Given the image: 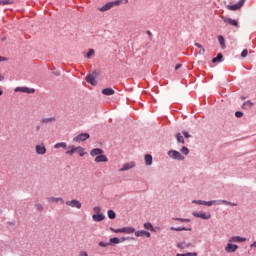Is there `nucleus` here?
<instances>
[{
	"label": "nucleus",
	"instance_id": "f257e3e1",
	"mask_svg": "<svg viewBox=\"0 0 256 256\" xmlns=\"http://www.w3.org/2000/svg\"><path fill=\"white\" fill-rule=\"evenodd\" d=\"M123 3V0H116L113 2H108L105 5H103L101 8H99V11L105 12L109 11V9H113V7H119Z\"/></svg>",
	"mask_w": 256,
	"mask_h": 256
},
{
	"label": "nucleus",
	"instance_id": "f03ea898",
	"mask_svg": "<svg viewBox=\"0 0 256 256\" xmlns=\"http://www.w3.org/2000/svg\"><path fill=\"white\" fill-rule=\"evenodd\" d=\"M169 157L172 159H177L178 161H183L185 157L179 153L177 150H171L168 152Z\"/></svg>",
	"mask_w": 256,
	"mask_h": 256
},
{
	"label": "nucleus",
	"instance_id": "7ed1b4c3",
	"mask_svg": "<svg viewBox=\"0 0 256 256\" xmlns=\"http://www.w3.org/2000/svg\"><path fill=\"white\" fill-rule=\"evenodd\" d=\"M66 205L74 209H81L82 207V204L79 202V200H68L66 201Z\"/></svg>",
	"mask_w": 256,
	"mask_h": 256
},
{
	"label": "nucleus",
	"instance_id": "20e7f679",
	"mask_svg": "<svg viewBox=\"0 0 256 256\" xmlns=\"http://www.w3.org/2000/svg\"><path fill=\"white\" fill-rule=\"evenodd\" d=\"M244 4H245V0H240L237 4L228 5L227 9H229V11H238V9L243 7Z\"/></svg>",
	"mask_w": 256,
	"mask_h": 256
},
{
	"label": "nucleus",
	"instance_id": "39448f33",
	"mask_svg": "<svg viewBox=\"0 0 256 256\" xmlns=\"http://www.w3.org/2000/svg\"><path fill=\"white\" fill-rule=\"evenodd\" d=\"M222 21L224 23H228V25H232L233 27H239V22L237 20H233L231 18H228L227 16H221Z\"/></svg>",
	"mask_w": 256,
	"mask_h": 256
},
{
	"label": "nucleus",
	"instance_id": "423d86ee",
	"mask_svg": "<svg viewBox=\"0 0 256 256\" xmlns=\"http://www.w3.org/2000/svg\"><path fill=\"white\" fill-rule=\"evenodd\" d=\"M239 249V246L237 244H232V242L228 243L225 247L226 253H235Z\"/></svg>",
	"mask_w": 256,
	"mask_h": 256
},
{
	"label": "nucleus",
	"instance_id": "0eeeda50",
	"mask_svg": "<svg viewBox=\"0 0 256 256\" xmlns=\"http://www.w3.org/2000/svg\"><path fill=\"white\" fill-rule=\"evenodd\" d=\"M35 149H36L37 155H45V153H47V148L43 143L36 145Z\"/></svg>",
	"mask_w": 256,
	"mask_h": 256
},
{
	"label": "nucleus",
	"instance_id": "6e6552de",
	"mask_svg": "<svg viewBox=\"0 0 256 256\" xmlns=\"http://www.w3.org/2000/svg\"><path fill=\"white\" fill-rule=\"evenodd\" d=\"M87 139H89V133H81L78 136L74 137L73 141L77 143L79 141H87Z\"/></svg>",
	"mask_w": 256,
	"mask_h": 256
},
{
	"label": "nucleus",
	"instance_id": "1a4fd4ad",
	"mask_svg": "<svg viewBox=\"0 0 256 256\" xmlns=\"http://www.w3.org/2000/svg\"><path fill=\"white\" fill-rule=\"evenodd\" d=\"M193 216L194 217H198L200 219H204V220H207L211 217V214H207L205 212H193Z\"/></svg>",
	"mask_w": 256,
	"mask_h": 256
},
{
	"label": "nucleus",
	"instance_id": "9d476101",
	"mask_svg": "<svg viewBox=\"0 0 256 256\" xmlns=\"http://www.w3.org/2000/svg\"><path fill=\"white\" fill-rule=\"evenodd\" d=\"M245 241H247V239L241 236H233L229 239V243H245Z\"/></svg>",
	"mask_w": 256,
	"mask_h": 256
},
{
	"label": "nucleus",
	"instance_id": "9b49d317",
	"mask_svg": "<svg viewBox=\"0 0 256 256\" xmlns=\"http://www.w3.org/2000/svg\"><path fill=\"white\" fill-rule=\"evenodd\" d=\"M47 201L49 203H59L60 205H63V203H65V200H63V198L61 197H48Z\"/></svg>",
	"mask_w": 256,
	"mask_h": 256
},
{
	"label": "nucleus",
	"instance_id": "f8f14e48",
	"mask_svg": "<svg viewBox=\"0 0 256 256\" xmlns=\"http://www.w3.org/2000/svg\"><path fill=\"white\" fill-rule=\"evenodd\" d=\"M136 237H151V233L145 230H139L135 232Z\"/></svg>",
	"mask_w": 256,
	"mask_h": 256
},
{
	"label": "nucleus",
	"instance_id": "ddd939ff",
	"mask_svg": "<svg viewBox=\"0 0 256 256\" xmlns=\"http://www.w3.org/2000/svg\"><path fill=\"white\" fill-rule=\"evenodd\" d=\"M135 167V162H128L120 168V171H129V169H133Z\"/></svg>",
	"mask_w": 256,
	"mask_h": 256
},
{
	"label": "nucleus",
	"instance_id": "4468645a",
	"mask_svg": "<svg viewBox=\"0 0 256 256\" xmlns=\"http://www.w3.org/2000/svg\"><path fill=\"white\" fill-rule=\"evenodd\" d=\"M107 161H109V158H107V156H105V155H98L95 158L96 163H107Z\"/></svg>",
	"mask_w": 256,
	"mask_h": 256
},
{
	"label": "nucleus",
	"instance_id": "2eb2a0df",
	"mask_svg": "<svg viewBox=\"0 0 256 256\" xmlns=\"http://www.w3.org/2000/svg\"><path fill=\"white\" fill-rule=\"evenodd\" d=\"M15 91H22V93H35V89L28 87L16 88Z\"/></svg>",
	"mask_w": 256,
	"mask_h": 256
},
{
	"label": "nucleus",
	"instance_id": "dca6fc26",
	"mask_svg": "<svg viewBox=\"0 0 256 256\" xmlns=\"http://www.w3.org/2000/svg\"><path fill=\"white\" fill-rule=\"evenodd\" d=\"M191 243L189 242H180L177 244V248L178 249H189V247H191Z\"/></svg>",
	"mask_w": 256,
	"mask_h": 256
},
{
	"label": "nucleus",
	"instance_id": "f3484780",
	"mask_svg": "<svg viewBox=\"0 0 256 256\" xmlns=\"http://www.w3.org/2000/svg\"><path fill=\"white\" fill-rule=\"evenodd\" d=\"M218 43H219L221 49L227 48V46L225 45V38L223 37V35L218 36Z\"/></svg>",
	"mask_w": 256,
	"mask_h": 256
},
{
	"label": "nucleus",
	"instance_id": "a211bd4d",
	"mask_svg": "<svg viewBox=\"0 0 256 256\" xmlns=\"http://www.w3.org/2000/svg\"><path fill=\"white\" fill-rule=\"evenodd\" d=\"M86 81L90 83V85H97V81L95 80V77L93 75L86 76Z\"/></svg>",
	"mask_w": 256,
	"mask_h": 256
},
{
	"label": "nucleus",
	"instance_id": "6ab92c4d",
	"mask_svg": "<svg viewBox=\"0 0 256 256\" xmlns=\"http://www.w3.org/2000/svg\"><path fill=\"white\" fill-rule=\"evenodd\" d=\"M102 95H107V96L115 95V90H113L112 88L103 89Z\"/></svg>",
	"mask_w": 256,
	"mask_h": 256
},
{
	"label": "nucleus",
	"instance_id": "aec40b11",
	"mask_svg": "<svg viewBox=\"0 0 256 256\" xmlns=\"http://www.w3.org/2000/svg\"><path fill=\"white\" fill-rule=\"evenodd\" d=\"M102 153H103V150H101V149H99V148H95V149H93V150H91V152H90V155L92 156V157H95V156H99V155H102Z\"/></svg>",
	"mask_w": 256,
	"mask_h": 256
},
{
	"label": "nucleus",
	"instance_id": "412c9836",
	"mask_svg": "<svg viewBox=\"0 0 256 256\" xmlns=\"http://www.w3.org/2000/svg\"><path fill=\"white\" fill-rule=\"evenodd\" d=\"M93 221L99 222V221H103V219H105V215L103 214H94L92 216Z\"/></svg>",
	"mask_w": 256,
	"mask_h": 256
},
{
	"label": "nucleus",
	"instance_id": "4be33fe9",
	"mask_svg": "<svg viewBox=\"0 0 256 256\" xmlns=\"http://www.w3.org/2000/svg\"><path fill=\"white\" fill-rule=\"evenodd\" d=\"M122 233H126V235H131V233H135V228L133 227L122 228Z\"/></svg>",
	"mask_w": 256,
	"mask_h": 256
},
{
	"label": "nucleus",
	"instance_id": "5701e85b",
	"mask_svg": "<svg viewBox=\"0 0 256 256\" xmlns=\"http://www.w3.org/2000/svg\"><path fill=\"white\" fill-rule=\"evenodd\" d=\"M145 163L146 165H153V156L151 154L145 155Z\"/></svg>",
	"mask_w": 256,
	"mask_h": 256
},
{
	"label": "nucleus",
	"instance_id": "b1692460",
	"mask_svg": "<svg viewBox=\"0 0 256 256\" xmlns=\"http://www.w3.org/2000/svg\"><path fill=\"white\" fill-rule=\"evenodd\" d=\"M195 47L199 49L198 55H205V48L199 43H195Z\"/></svg>",
	"mask_w": 256,
	"mask_h": 256
},
{
	"label": "nucleus",
	"instance_id": "393cba45",
	"mask_svg": "<svg viewBox=\"0 0 256 256\" xmlns=\"http://www.w3.org/2000/svg\"><path fill=\"white\" fill-rule=\"evenodd\" d=\"M67 149V143L60 142L54 145V149Z\"/></svg>",
	"mask_w": 256,
	"mask_h": 256
},
{
	"label": "nucleus",
	"instance_id": "a878e982",
	"mask_svg": "<svg viewBox=\"0 0 256 256\" xmlns=\"http://www.w3.org/2000/svg\"><path fill=\"white\" fill-rule=\"evenodd\" d=\"M122 241H125V238L119 239L117 237L111 238L110 243H114V245H119Z\"/></svg>",
	"mask_w": 256,
	"mask_h": 256
},
{
	"label": "nucleus",
	"instance_id": "bb28decb",
	"mask_svg": "<svg viewBox=\"0 0 256 256\" xmlns=\"http://www.w3.org/2000/svg\"><path fill=\"white\" fill-rule=\"evenodd\" d=\"M15 3V0H0V5L5 6V5H13Z\"/></svg>",
	"mask_w": 256,
	"mask_h": 256
},
{
	"label": "nucleus",
	"instance_id": "cd10ccee",
	"mask_svg": "<svg viewBox=\"0 0 256 256\" xmlns=\"http://www.w3.org/2000/svg\"><path fill=\"white\" fill-rule=\"evenodd\" d=\"M223 59V54L219 53L216 58L212 59V63H221Z\"/></svg>",
	"mask_w": 256,
	"mask_h": 256
},
{
	"label": "nucleus",
	"instance_id": "c85d7f7f",
	"mask_svg": "<svg viewBox=\"0 0 256 256\" xmlns=\"http://www.w3.org/2000/svg\"><path fill=\"white\" fill-rule=\"evenodd\" d=\"M221 203H223L224 205H230L231 207H237V204L229 202V201H226V200H220L218 202V205H221Z\"/></svg>",
	"mask_w": 256,
	"mask_h": 256
},
{
	"label": "nucleus",
	"instance_id": "c756f323",
	"mask_svg": "<svg viewBox=\"0 0 256 256\" xmlns=\"http://www.w3.org/2000/svg\"><path fill=\"white\" fill-rule=\"evenodd\" d=\"M69 149L70 150L66 152V155H73V153H76L77 151V147L70 146Z\"/></svg>",
	"mask_w": 256,
	"mask_h": 256
},
{
	"label": "nucleus",
	"instance_id": "7c9ffc66",
	"mask_svg": "<svg viewBox=\"0 0 256 256\" xmlns=\"http://www.w3.org/2000/svg\"><path fill=\"white\" fill-rule=\"evenodd\" d=\"M215 203H217L219 205V201L217 200H212V201H204V205H206L207 207H211V205H215Z\"/></svg>",
	"mask_w": 256,
	"mask_h": 256
},
{
	"label": "nucleus",
	"instance_id": "2f4dec72",
	"mask_svg": "<svg viewBox=\"0 0 256 256\" xmlns=\"http://www.w3.org/2000/svg\"><path fill=\"white\" fill-rule=\"evenodd\" d=\"M144 229H147L148 231H154L152 223H144Z\"/></svg>",
	"mask_w": 256,
	"mask_h": 256
},
{
	"label": "nucleus",
	"instance_id": "473e14b6",
	"mask_svg": "<svg viewBox=\"0 0 256 256\" xmlns=\"http://www.w3.org/2000/svg\"><path fill=\"white\" fill-rule=\"evenodd\" d=\"M170 229L171 231H191V229H187L185 227H178V228L171 227Z\"/></svg>",
	"mask_w": 256,
	"mask_h": 256
},
{
	"label": "nucleus",
	"instance_id": "72a5a7b5",
	"mask_svg": "<svg viewBox=\"0 0 256 256\" xmlns=\"http://www.w3.org/2000/svg\"><path fill=\"white\" fill-rule=\"evenodd\" d=\"M176 139L178 143H185V139L183 138V135H181V133L176 134Z\"/></svg>",
	"mask_w": 256,
	"mask_h": 256
},
{
	"label": "nucleus",
	"instance_id": "f704fd0d",
	"mask_svg": "<svg viewBox=\"0 0 256 256\" xmlns=\"http://www.w3.org/2000/svg\"><path fill=\"white\" fill-rule=\"evenodd\" d=\"M76 151L79 153L80 157L85 155V149H83L81 146H78Z\"/></svg>",
	"mask_w": 256,
	"mask_h": 256
},
{
	"label": "nucleus",
	"instance_id": "c9c22d12",
	"mask_svg": "<svg viewBox=\"0 0 256 256\" xmlns=\"http://www.w3.org/2000/svg\"><path fill=\"white\" fill-rule=\"evenodd\" d=\"M108 217H109V219H115V217H117V215L115 214V211L109 210Z\"/></svg>",
	"mask_w": 256,
	"mask_h": 256
},
{
	"label": "nucleus",
	"instance_id": "e433bc0d",
	"mask_svg": "<svg viewBox=\"0 0 256 256\" xmlns=\"http://www.w3.org/2000/svg\"><path fill=\"white\" fill-rule=\"evenodd\" d=\"M53 121H55V118H44L41 123H53Z\"/></svg>",
	"mask_w": 256,
	"mask_h": 256
},
{
	"label": "nucleus",
	"instance_id": "4c0bfd02",
	"mask_svg": "<svg viewBox=\"0 0 256 256\" xmlns=\"http://www.w3.org/2000/svg\"><path fill=\"white\" fill-rule=\"evenodd\" d=\"M93 55H95V50L94 49H89L88 53H87V58L91 59V57H93Z\"/></svg>",
	"mask_w": 256,
	"mask_h": 256
},
{
	"label": "nucleus",
	"instance_id": "58836bf2",
	"mask_svg": "<svg viewBox=\"0 0 256 256\" xmlns=\"http://www.w3.org/2000/svg\"><path fill=\"white\" fill-rule=\"evenodd\" d=\"M176 256H197V252H188L186 254H177Z\"/></svg>",
	"mask_w": 256,
	"mask_h": 256
},
{
	"label": "nucleus",
	"instance_id": "ea45409f",
	"mask_svg": "<svg viewBox=\"0 0 256 256\" xmlns=\"http://www.w3.org/2000/svg\"><path fill=\"white\" fill-rule=\"evenodd\" d=\"M180 151L183 153V155H189V148L185 146H183Z\"/></svg>",
	"mask_w": 256,
	"mask_h": 256
},
{
	"label": "nucleus",
	"instance_id": "a19ab883",
	"mask_svg": "<svg viewBox=\"0 0 256 256\" xmlns=\"http://www.w3.org/2000/svg\"><path fill=\"white\" fill-rule=\"evenodd\" d=\"M174 221H181L182 223H189V221H191V220L187 219V218H175Z\"/></svg>",
	"mask_w": 256,
	"mask_h": 256
},
{
	"label": "nucleus",
	"instance_id": "79ce46f5",
	"mask_svg": "<svg viewBox=\"0 0 256 256\" xmlns=\"http://www.w3.org/2000/svg\"><path fill=\"white\" fill-rule=\"evenodd\" d=\"M35 209H36V211L41 212V211H43V205H41V204H36V205H35Z\"/></svg>",
	"mask_w": 256,
	"mask_h": 256
},
{
	"label": "nucleus",
	"instance_id": "37998d69",
	"mask_svg": "<svg viewBox=\"0 0 256 256\" xmlns=\"http://www.w3.org/2000/svg\"><path fill=\"white\" fill-rule=\"evenodd\" d=\"M93 211H94V213H96V215H98L99 213H101V207L96 206L93 208Z\"/></svg>",
	"mask_w": 256,
	"mask_h": 256
},
{
	"label": "nucleus",
	"instance_id": "c03bdc74",
	"mask_svg": "<svg viewBox=\"0 0 256 256\" xmlns=\"http://www.w3.org/2000/svg\"><path fill=\"white\" fill-rule=\"evenodd\" d=\"M249 54V51L247 49H244L242 52H241V57L245 58L247 57V55Z\"/></svg>",
	"mask_w": 256,
	"mask_h": 256
},
{
	"label": "nucleus",
	"instance_id": "a18cd8bd",
	"mask_svg": "<svg viewBox=\"0 0 256 256\" xmlns=\"http://www.w3.org/2000/svg\"><path fill=\"white\" fill-rule=\"evenodd\" d=\"M192 203H195L196 205H204L205 201H202V200H193Z\"/></svg>",
	"mask_w": 256,
	"mask_h": 256
},
{
	"label": "nucleus",
	"instance_id": "49530a36",
	"mask_svg": "<svg viewBox=\"0 0 256 256\" xmlns=\"http://www.w3.org/2000/svg\"><path fill=\"white\" fill-rule=\"evenodd\" d=\"M113 233H123V228L120 229H115V228H110Z\"/></svg>",
	"mask_w": 256,
	"mask_h": 256
},
{
	"label": "nucleus",
	"instance_id": "de8ad7c7",
	"mask_svg": "<svg viewBox=\"0 0 256 256\" xmlns=\"http://www.w3.org/2000/svg\"><path fill=\"white\" fill-rule=\"evenodd\" d=\"M244 106H247V107H253V102H251V101H246L245 103H244Z\"/></svg>",
	"mask_w": 256,
	"mask_h": 256
},
{
	"label": "nucleus",
	"instance_id": "09e8293b",
	"mask_svg": "<svg viewBox=\"0 0 256 256\" xmlns=\"http://www.w3.org/2000/svg\"><path fill=\"white\" fill-rule=\"evenodd\" d=\"M109 243L99 242V247H109Z\"/></svg>",
	"mask_w": 256,
	"mask_h": 256
},
{
	"label": "nucleus",
	"instance_id": "8fccbe9b",
	"mask_svg": "<svg viewBox=\"0 0 256 256\" xmlns=\"http://www.w3.org/2000/svg\"><path fill=\"white\" fill-rule=\"evenodd\" d=\"M235 116L236 117H243V112H241V111H237L236 113H235Z\"/></svg>",
	"mask_w": 256,
	"mask_h": 256
},
{
	"label": "nucleus",
	"instance_id": "3c124183",
	"mask_svg": "<svg viewBox=\"0 0 256 256\" xmlns=\"http://www.w3.org/2000/svg\"><path fill=\"white\" fill-rule=\"evenodd\" d=\"M182 133H183L184 137H186V139H189V137H191V135L189 134V132L184 131V132H182Z\"/></svg>",
	"mask_w": 256,
	"mask_h": 256
},
{
	"label": "nucleus",
	"instance_id": "603ef678",
	"mask_svg": "<svg viewBox=\"0 0 256 256\" xmlns=\"http://www.w3.org/2000/svg\"><path fill=\"white\" fill-rule=\"evenodd\" d=\"M181 67H182L181 64H177V65L175 66V70L177 71V70L181 69Z\"/></svg>",
	"mask_w": 256,
	"mask_h": 256
},
{
	"label": "nucleus",
	"instance_id": "864d4df0",
	"mask_svg": "<svg viewBox=\"0 0 256 256\" xmlns=\"http://www.w3.org/2000/svg\"><path fill=\"white\" fill-rule=\"evenodd\" d=\"M251 249H255L256 248V241L253 242L251 245H250Z\"/></svg>",
	"mask_w": 256,
	"mask_h": 256
},
{
	"label": "nucleus",
	"instance_id": "5fc2aeb1",
	"mask_svg": "<svg viewBox=\"0 0 256 256\" xmlns=\"http://www.w3.org/2000/svg\"><path fill=\"white\" fill-rule=\"evenodd\" d=\"M7 61L6 57L0 56V62Z\"/></svg>",
	"mask_w": 256,
	"mask_h": 256
},
{
	"label": "nucleus",
	"instance_id": "6e6d98bb",
	"mask_svg": "<svg viewBox=\"0 0 256 256\" xmlns=\"http://www.w3.org/2000/svg\"><path fill=\"white\" fill-rule=\"evenodd\" d=\"M81 256H89V254H87V252H82Z\"/></svg>",
	"mask_w": 256,
	"mask_h": 256
},
{
	"label": "nucleus",
	"instance_id": "4d7b16f0",
	"mask_svg": "<svg viewBox=\"0 0 256 256\" xmlns=\"http://www.w3.org/2000/svg\"><path fill=\"white\" fill-rule=\"evenodd\" d=\"M3 79H5V77L0 74V81H3Z\"/></svg>",
	"mask_w": 256,
	"mask_h": 256
},
{
	"label": "nucleus",
	"instance_id": "13d9d810",
	"mask_svg": "<svg viewBox=\"0 0 256 256\" xmlns=\"http://www.w3.org/2000/svg\"><path fill=\"white\" fill-rule=\"evenodd\" d=\"M147 33H148V35L151 37V35H152V34H151V31H147Z\"/></svg>",
	"mask_w": 256,
	"mask_h": 256
},
{
	"label": "nucleus",
	"instance_id": "bf43d9fd",
	"mask_svg": "<svg viewBox=\"0 0 256 256\" xmlns=\"http://www.w3.org/2000/svg\"><path fill=\"white\" fill-rule=\"evenodd\" d=\"M3 95V91L0 89V96Z\"/></svg>",
	"mask_w": 256,
	"mask_h": 256
},
{
	"label": "nucleus",
	"instance_id": "052dcab7",
	"mask_svg": "<svg viewBox=\"0 0 256 256\" xmlns=\"http://www.w3.org/2000/svg\"><path fill=\"white\" fill-rule=\"evenodd\" d=\"M5 39H6L5 37H4V38H2V41H5Z\"/></svg>",
	"mask_w": 256,
	"mask_h": 256
},
{
	"label": "nucleus",
	"instance_id": "680f3d73",
	"mask_svg": "<svg viewBox=\"0 0 256 256\" xmlns=\"http://www.w3.org/2000/svg\"><path fill=\"white\" fill-rule=\"evenodd\" d=\"M37 130L39 131V126L37 127Z\"/></svg>",
	"mask_w": 256,
	"mask_h": 256
},
{
	"label": "nucleus",
	"instance_id": "e2e57ef3",
	"mask_svg": "<svg viewBox=\"0 0 256 256\" xmlns=\"http://www.w3.org/2000/svg\"><path fill=\"white\" fill-rule=\"evenodd\" d=\"M125 3H127V0L125 1Z\"/></svg>",
	"mask_w": 256,
	"mask_h": 256
}]
</instances>
